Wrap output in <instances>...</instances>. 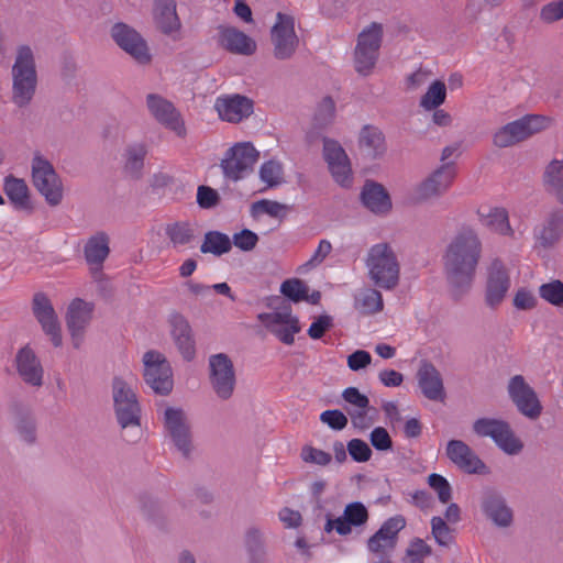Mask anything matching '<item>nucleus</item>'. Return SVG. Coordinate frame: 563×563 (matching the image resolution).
<instances>
[{"label":"nucleus","mask_w":563,"mask_h":563,"mask_svg":"<svg viewBox=\"0 0 563 563\" xmlns=\"http://www.w3.org/2000/svg\"><path fill=\"white\" fill-rule=\"evenodd\" d=\"M482 225L503 235L512 234L508 212L499 207H481L477 211Z\"/></svg>","instance_id":"nucleus-38"},{"label":"nucleus","mask_w":563,"mask_h":563,"mask_svg":"<svg viewBox=\"0 0 563 563\" xmlns=\"http://www.w3.org/2000/svg\"><path fill=\"white\" fill-rule=\"evenodd\" d=\"M431 554V548L419 538L413 539L406 550L409 563H422Z\"/></svg>","instance_id":"nucleus-54"},{"label":"nucleus","mask_w":563,"mask_h":563,"mask_svg":"<svg viewBox=\"0 0 563 563\" xmlns=\"http://www.w3.org/2000/svg\"><path fill=\"white\" fill-rule=\"evenodd\" d=\"M320 420L329 428L340 431L347 426V417L338 409L325 410L320 415Z\"/></svg>","instance_id":"nucleus-58"},{"label":"nucleus","mask_w":563,"mask_h":563,"mask_svg":"<svg viewBox=\"0 0 563 563\" xmlns=\"http://www.w3.org/2000/svg\"><path fill=\"white\" fill-rule=\"evenodd\" d=\"M395 548L396 543L378 530L367 540L368 551L378 556L375 563H393L390 555Z\"/></svg>","instance_id":"nucleus-45"},{"label":"nucleus","mask_w":563,"mask_h":563,"mask_svg":"<svg viewBox=\"0 0 563 563\" xmlns=\"http://www.w3.org/2000/svg\"><path fill=\"white\" fill-rule=\"evenodd\" d=\"M146 106L150 113L161 124L174 131L180 137L186 135L185 123L170 101L159 95L150 93L146 97Z\"/></svg>","instance_id":"nucleus-23"},{"label":"nucleus","mask_w":563,"mask_h":563,"mask_svg":"<svg viewBox=\"0 0 563 563\" xmlns=\"http://www.w3.org/2000/svg\"><path fill=\"white\" fill-rule=\"evenodd\" d=\"M156 27L166 35L178 32L181 23L176 12L175 0H156L153 10Z\"/></svg>","instance_id":"nucleus-31"},{"label":"nucleus","mask_w":563,"mask_h":563,"mask_svg":"<svg viewBox=\"0 0 563 563\" xmlns=\"http://www.w3.org/2000/svg\"><path fill=\"white\" fill-rule=\"evenodd\" d=\"M333 327V319L329 314L319 316L309 327L308 335L318 340L321 339L324 333Z\"/></svg>","instance_id":"nucleus-61"},{"label":"nucleus","mask_w":563,"mask_h":563,"mask_svg":"<svg viewBox=\"0 0 563 563\" xmlns=\"http://www.w3.org/2000/svg\"><path fill=\"white\" fill-rule=\"evenodd\" d=\"M4 194L8 196L13 208L26 213L33 212V205L30 198V190L24 179L9 175L4 178Z\"/></svg>","instance_id":"nucleus-35"},{"label":"nucleus","mask_w":563,"mask_h":563,"mask_svg":"<svg viewBox=\"0 0 563 563\" xmlns=\"http://www.w3.org/2000/svg\"><path fill=\"white\" fill-rule=\"evenodd\" d=\"M455 175L453 163L443 164L416 187V200L423 202L441 197L451 187Z\"/></svg>","instance_id":"nucleus-16"},{"label":"nucleus","mask_w":563,"mask_h":563,"mask_svg":"<svg viewBox=\"0 0 563 563\" xmlns=\"http://www.w3.org/2000/svg\"><path fill=\"white\" fill-rule=\"evenodd\" d=\"M563 235V210H553L537 235L543 247L554 246Z\"/></svg>","instance_id":"nucleus-41"},{"label":"nucleus","mask_w":563,"mask_h":563,"mask_svg":"<svg viewBox=\"0 0 563 563\" xmlns=\"http://www.w3.org/2000/svg\"><path fill=\"white\" fill-rule=\"evenodd\" d=\"M510 288L508 269L499 258L492 261L487 271L485 301L490 308L499 306Z\"/></svg>","instance_id":"nucleus-22"},{"label":"nucleus","mask_w":563,"mask_h":563,"mask_svg":"<svg viewBox=\"0 0 563 563\" xmlns=\"http://www.w3.org/2000/svg\"><path fill=\"white\" fill-rule=\"evenodd\" d=\"M218 44L233 54L252 55L256 51V43L242 31L227 25L218 26Z\"/></svg>","instance_id":"nucleus-26"},{"label":"nucleus","mask_w":563,"mask_h":563,"mask_svg":"<svg viewBox=\"0 0 563 563\" xmlns=\"http://www.w3.org/2000/svg\"><path fill=\"white\" fill-rule=\"evenodd\" d=\"M383 42V25L372 22L357 36L354 49L355 70L363 76L372 73L379 56Z\"/></svg>","instance_id":"nucleus-7"},{"label":"nucleus","mask_w":563,"mask_h":563,"mask_svg":"<svg viewBox=\"0 0 563 563\" xmlns=\"http://www.w3.org/2000/svg\"><path fill=\"white\" fill-rule=\"evenodd\" d=\"M253 212L266 213L271 217L278 218L286 209L285 205L272 200H260L253 203Z\"/></svg>","instance_id":"nucleus-63"},{"label":"nucleus","mask_w":563,"mask_h":563,"mask_svg":"<svg viewBox=\"0 0 563 563\" xmlns=\"http://www.w3.org/2000/svg\"><path fill=\"white\" fill-rule=\"evenodd\" d=\"M406 527V520L401 515L387 519L378 529L385 537H389L397 544L398 533Z\"/></svg>","instance_id":"nucleus-56"},{"label":"nucleus","mask_w":563,"mask_h":563,"mask_svg":"<svg viewBox=\"0 0 563 563\" xmlns=\"http://www.w3.org/2000/svg\"><path fill=\"white\" fill-rule=\"evenodd\" d=\"M323 156L335 183L345 188L350 187L353 181L352 169L343 147L336 141L324 140Z\"/></svg>","instance_id":"nucleus-21"},{"label":"nucleus","mask_w":563,"mask_h":563,"mask_svg":"<svg viewBox=\"0 0 563 563\" xmlns=\"http://www.w3.org/2000/svg\"><path fill=\"white\" fill-rule=\"evenodd\" d=\"M214 107L219 117L228 122H240L253 112L252 100L240 95L218 98Z\"/></svg>","instance_id":"nucleus-28"},{"label":"nucleus","mask_w":563,"mask_h":563,"mask_svg":"<svg viewBox=\"0 0 563 563\" xmlns=\"http://www.w3.org/2000/svg\"><path fill=\"white\" fill-rule=\"evenodd\" d=\"M274 55L277 59H288L296 51L298 37L294 29V18L277 13V21L272 29Z\"/></svg>","instance_id":"nucleus-20"},{"label":"nucleus","mask_w":563,"mask_h":563,"mask_svg":"<svg viewBox=\"0 0 563 563\" xmlns=\"http://www.w3.org/2000/svg\"><path fill=\"white\" fill-rule=\"evenodd\" d=\"M31 169L32 183L36 190L49 206H58L63 200V183L52 163L42 154L35 153Z\"/></svg>","instance_id":"nucleus-5"},{"label":"nucleus","mask_w":563,"mask_h":563,"mask_svg":"<svg viewBox=\"0 0 563 563\" xmlns=\"http://www.w3.org/2000/svg\"><path fill=\"white\" fill-rule=\"evenodd\" d=\"M231 249L232 242L229 235L214 230L206 232L203 242L200 246V252L203 254L221 256L229 253Z\"/></svg>","instance_id":"nucleus-44"},{"label":"nucleus","mask_w":563,"mask_h":563,"mask_svg":"<svg viewBox=\"0 0 563 563\" xmlns=\"http://www.w3.org/2000/svg\"><path fill=\"white\" fill-rule=\"evenodd\" d=\"M165 234L174 250L183 251L195 246L197 228L188 221H176L165 228Z\"/></svg>","instance_id":"nucleus-34"},{"label":"nucleus","mask_w":563,"mask_h":563,"mask_svg":"<svg viewBox=\"0 0 563 563\" xmlns=\"http://www.w3.org/2000/svg\"><path fill=\"white\" fill-rule=\"evenodd\" d=\"M111 37L117 45L131 55L139 64H147L152 56L141 34L130 25L119 22L111 27Z\"/></svg>","instance_id":"nucleus-17"},{"label":"nucleus","mask_w":563,"mask_h":563,"mask_svg":"<svg viewBox=\"0 0 563 563\" xmlns=\"http://www.w3.org/2000/svg\"><path fill=\"white\" fill-rule=\"evenodd\" d=\"M12 413L20 439L27 445H33L37 439V427L32 410L22 404H15L12 407Z\"/></svg>","instance_id":"nucleus-33"},{"label":"nucleus","mask_w":563,"mask_h":563,"mask_svg":"<svg viewBox=\"0 0 563 563\" xmlns=\"http://www.w3.org/2000/svg\"><path fill=\"white\" fill-rule=\"evenodd\" d=\"M482 251V241L470 228L461 230L448 244L443 255V267L455 299L471 289Z\"/></svg>","instance_id":"nucleus-1"},{"label":"nucleus","mask_w":563,"mask_h":563,"mask_svg":"<svg viewBox=\"0 0 563 563\" xmlns=\"http://www.w3.org/2000/svg\"><path fill=\"white\" fill-rule=\"evenodd\" d=\"M258 157V152L251 143H238L225 152L220 166L227 178L238 181L253 170Z\"/></svg>","instance_id":"nucleus-10"},{"label":"nucleus","mask_w":563,"mask_h":563,"mask_svg":"<svg viewBox=\"0 0 563 563\" xmlns=\"http://www.w3.org/2000/svg\"><path fill=\"white\" fill-rule=\"evenodd\" d=\"M361 201L375 214H387L391 210V199L383 185L367 180L361 191Z\"/></svg>","instance_id":"nucleus-30"},{"label":"nucleus","mask_w":563,"mask_h":563,"mask_svg":"<svg viewBox=\"0 0 563 563\" xmlns=\"http://www.w3.org/2000/svg\"><path fill=\"white\" fill-rule=\"evenodd\" d=\"M147 154V146L143 143H133L124 151V172L133 179L143 176L144 159Z\"/></svg>","instance_id":"nucleus-42"},{"label":"nucleus","mask_w":563,"mask_h":563,"mask_svg":"<svg viewBox=\"0 0 563 563\" xmlns=\"http://www.w3.org/2000/svg\"><path fill=\"white\" fill-rule=\"evenodd\" d=\"M144 379L159 395H168L173 389V372L167 358L157 351H148L143 356Z\"/></svg>","instance_id":"nucleus-12"},{"label":"nucleus","mask_w":563,"mask_h":563,"mask_svg":"<svg viewBox=\"0 0 563 563\" xmlns=\"http://www.w3.org/2000/svg\"><path fill=\"white\" fill-rule=\"evenodd\" d=\"M335 114V103L331 97H324L319 103L316 113L314 122L319 128L327 126L330 124Z\"/></svg>","instance_id":"nucleus-50"},{"label":"nucleus","mask_w":563,"mask_h":563,"mask_svg":"<svg viewBox=\"0 0 563 563\" xmlns=\"http://www.w3.org/2000/svg\"><path fill=\"white\" fill-rule=\"evenodd\" d=\"M110 252L109 239L104 233L91 236L84 249L85 258L89 265H97L100 269Z\"/></svg>","instance_id":"nucleus-43"},{"label":"nucleus","mask_w":563,"mask_h":563,"mask_svg":"<svg viewBox=\"0 0 563 563\" xmlns=\"http://www.w3.org/2000/svg\"><path fill=\"white\" fill-rule=\"evenodd\" d=\"M429 486L438 494L442 504H448L452 498V488L445 477L440 474H430L428 477Z\"/></svg>","instance_id":"nucleus-51"},{"label":"nucleus","mask_w":563,"mask_h":563,"mask_svg":"<svg viewBox=\"0 0 563 563\" xmlns=\"http://www.w3.org/2000/svg\"><path fill=\"white\" fill-rule=\"evenodd\" d=\"M308 291L307 285L299 278L287 279L280 285V292L294 302L303 301Z\"/></svg>","instance_id":"nucleus-48"},{"label":"nucleus","mask_w":563,"mask_h":563,"mask_svg":"<svg viewBox=\"0 0 563 563\" xmlns=\"http://www.w3.org/2000/svg\"><path fill=\"white\" fill-rule=\"evenodd\" d=\"M361 152L371 159L383 156L387 150L383 132L373 125H365L358 139Z\"/></svg>","instance_id":"nucleus-36"},{"label":"nucleus","mask_w":563,"mask_h":563,"mask_svg":"<svg viewBox=\"0 0 563 563\" xmlns=\"http://www.w3.org/2000/svg\"><path fill=\"white\" fill-rule=\"evenodd\" d=\"M479 506L485 519L496 528L508 529L514 525V509L499 490L495 488L484 489L481 495Z\"/></svg>","instance_id":"nucleus-13"},{"label":"nucleus","mask_w":563,"mask_h":563,"mask_svg":"<svg viewBox=\"0 0 563 563\" xmlns=\"http://www.w3.org/2000/svg\"><path fill=\"white\" fill-rule=\"evenodd\" d=\"M16 372L22 380L32 387L43 385L44 369L35 352L25 345L15 355Z\"/></svg>","instance_id":"nucleus-25"},{"label":"nucleus","mask_w":563,"mask_h":563,"mask_svg":"<svg viewBox=\"0 0 563 563\" xmlns=\"http://www.w3.org/2000/svg\"><path fill=\"white\" fill-rule=\"evenodd\" d=\"M12 80V101L19 108H24L32 101L37 84L34 55L27 45L18 48Z\"/></svg>","instance_id":"nucleus-3"},{"label":"nucleus","mask_w":563,"mask_h":563,"mask_svg":"<svg viewBox=\"0 0 563 563\" xmlns=\"http://www.w3.org/2000/svg\"><path fill=\"white\" fill-rule=\"evenodd\" d=\"M350 456L358 463L367 462L372 457L369 445L361 439H352L346 444Z\"/></svg>","instance_id":"nucleus-53"},{"label":"nucleus","mask_w":563,"mask_h":563,"mask_svg":"<svg viewBox=\"0 0 563 563\" xmlns=\"http://www.w3.org/2000/svg\"><path fill=\"white\" fill-rule=\"evenodd\" d=\"M507 391L518 411L525 417L534 420L542 412V405L534 389L526 382L522 375H515L509 379Z\"/></svg>","instance_id":"nucleus-15"},{"label":"nucleus","mask_w":563,"mask_h":563,"mask_svg":"<svg viewBox=\"0 0 563 563\" xmlns=\"http://www.w3.org/2000/svg\"><path fill=\"white\" fill-rule=\"evenodd\" d=\"M539 296L552 306H563V282L552 279L539 287Z\"/></svg>","instance_id":"nucleus-47"},{"label":"nucleus","mask_w":563,"mask_h":563,"mask_svg":"<svg viewBox=\"0 0 563 563\" xmlns=\"http://www.w3.org/2000/svg\"><path fill=\"white\" fill-rule=\"evenodd\" d=\"M549 124L550 119L544 115L527 114L501 126L494 134L493 142L497 147H509L545 130Z\"/></svg>","instance_id":"nucleus-6"},{"label":"nucleus","mask_w":563,"mask_h":563,"mask_svg":"<svg viewBox=\"0 0 563 563\" xmlns=\"http://www.w3.org/2000/svg\"><path fill=\"white\" fill-rule=\"evenodd\" d=\"M369 441L377 451H389L393 449V440L388 431L383 427H376L372 430Z\"/></svg>","instance_id":"nucleus-59"},{"label":"nucleus","mask_w":563,"mask_h":563,"mask_svg":"<svg viewBox=\"0 0 563 563\" xmlns=\"http://www.w3.org/2000/svg\"><path fill=\"white\" fill-rule=\"evenodd\" d=\"M247 563H269L265 533L257 527H250L243 540Z\"/></svg>","instance_id":"nucleus-32"},{"label":"nucleus","mask_w":563,"mask_h":563,"mask_svg":"<svg viewBox=\"0 0 563 563\" xmlns=\"http://www.w3.org/2000/svg\"><path fill=\"white\" fill-rule=\"evenodd\" d=\"M446 455L456 466L466 473L478 474L485 468V464L481 459L461 440L449 441Z\"/></svg>","instance_id":"nucleus-27"},{"label":"nucleus","mask_w":563,"mask_h":563,"mask_svg":"<svg viewBox=\"0 0 563 563\" xmlns=\"http://www.w3.org/2000/svg\"><path fill=\"white\" fill-rule=\"evenodd\" d=\"M368 510L361 501H353L345 506L343 515L336 522V533L347 536L352 532V528L362 527L368 521Z\"/></svg>","instance_id":"nucleus-37"},{"label":"nucleus","mask_w":563,"mask_h":563,"mask_svg":"<svg viewBox=\"0 0 563 563\" xmlns=\"http://www.w3.org/2000/svg\"><path fill=\"white\" fill-rule=\"evenodd\" d=\"M218 191L209 186H199L197 190V202L202 209H211L219 205Z\"/></svg>","instance_id":"nucleus-60"},{"label":"nucleus","mask_w":563,"mask_h":563,"mask_svg":"<svg viewBox=\"0 0 563 563\" xmlns=\"http://www.w3.org/2000/svg\"><path fill=\"white\" fill-rule=\"evenodd\" d=\"M368 408L347 409V415L354 428L358 430H366L374 423V419L368 416Z\"/></svg>","instance_id":"nucleus-62"},{"label":"nucleus","mask_w":563,"mask_h":563,"mask_svg":"<svg viewBox=\"0 0 563 563\" xmlns=\"http://www.w3.org/2000/svg\"><path fill=\"white\" fill-rule=\"evenodd\" d=\"M300 456L303 462L320 466L328 465L332 460L331 455L328 452L322 451L320 449H316L310 445H306L302 448Z\"/></svg>","instance_id":"nucleus-55"},{"label":"nucleus","mask_w":563,"mask_h":563,"mask_svg":"<svg viewBox=\"0 0 563 563\" xmlns=\"http://www.w3.org/2000/svg\"><path fill=\"white\" fill-rule=\"evenodd\" d=\"M261 180L268 187H275L283 183V166L276 161L265 162L260 168Z\"/></svg>","instance_id":"nucleus-49"},{"label":"nucleus","mask_w":563,"mask_h":563,"mask_svg":"<svg viewBox=\"0 0 563 563\" xmlns=\"http://www.w3.org/2000/svg\"><path fill=\"white\" fill-rule=\"evenodd\" d=\"M164 428L176 449L188 457L192 451L191 423L181 408L167 407L164 411Z\"/></svg>","instance_id":"nucleus-11"},{"label":"nucleus","mask_w":563,"mask_h":563,"mask_svg":"<svg viewBox=\"0 0 563 563\" xmlns=\"http://www.w3.org/2000/svg\"><path fill=\"white\" fill-rule=\"evenodd\" d=\"M368 277L375 286L393 290L399 284L400 264L393 247L387 243L373 245L365 261Z\"/></svg>","instance_id":"nucleus-2"},{"label":"nucleus","mask_w":563,"mask_h":563,"mask_svg":"<svg viewBox=\"0 0 563 563\" xmlns=\"http://www.w3.org/2000/svg\"><path fill=\"white\" fill-rule=\"evenodd\" d=\"M540 18L547 22L552 23L563 18V2L561 0L553 1L544 5L541 10Z\"/></svg>","instance_id":"nucleus-64"},{"label":"nucleus","mask_w":563,"mask_h":563,"mask_svg":"<svg viewBox=\"0 0 563 563\" xmlns=\"http://www.w3.org/2000/svg\"><path fill=\"white\" fill-rule=\"evenodd\" d=\"M231 242L241 251L250 252L256 246L258 236L255 232L249 229H243L242 231L233 234Z\"/></svg>","instance_id":"nucleus-57"},{"label":"nucleus","mask_w":563,"mask_h":563,"mask_svg":"<svg viewBox=\"0 0 563 563\" xmlns=\"http://www.w3.org/2000/svg\"><path fill=\"white\" fill-rule=\"evenodd\" d=\"M113 411L122 430L141 427V405L137 396L126 380L115 376L111 384Z\"/></svg>","instance_id":"nucleus-4"},{"label":"nucleus","mask_w":563,"mask_h":563,"mask_svg":"<svg viewBox=\"0 0 563 563\" xmlns=\"http://www.w3.org/2000/svg\"><path fill=\"white\" fill-rule=\"evenodd\" d=\"M432 534L439 545L448 547L452 542V530L441 517L431 519Z\"/></svg>","instance_id":"nucleus-52"},{"label":"nucleus","mask_w":563,"mask_h":563,"mask_svg":"<svg viewBox=\"0 0 563 563\" xmlns=\"http://www.w3.org/2000/svg\"><path fill=\"white\" fill-rule=\"evenodd\" d=\"M209 384L220 400H229L235 390L236 375L233 362L225 353L212 354L208 360Z\"/></svg>","instance_id":"nucleus-9"},{"label":"nucleus","mask_w":563,"mask_h":563,"mask_svg":"<svg viewBox=\"0 0 563 563\" xmlns=\"http://www.w3.org/2000/svg\"><path fill=\"white\" fill-rule=\"evenodd\" d=\"M473 431L482 438H490L505 453L516 455L523 443L515 435L509 422L496 418H479L473 423Z\"/></svg>","instance_id":"nucleus-8"},{"label":"nucleus","mask_w":563,"mask_h":563,"mask_svg":"<svg viewBox=\"0 0 563 563\" xmlns=\"http://www.w3.org/2000/svg\"><path fill=\"white\" fill-rule=\"evenodd\" d=\"M258 320L284 344L291 345L294 335L300 331L299 320L291 313L290 305H285L273 312L258 314Z\"/></svg>","instance_id":"nucleus-14"},{"label":"nucleus","mask_w":563,"mask_h":563,"mask_svg":"<svg viewBox=\"0 0 563 563\" xmlns=\"http://www.w3.org/2000/svg\"><path fill=\"white\" fill-rule=\"evenodd\" d=\"M417 379L426 398L434 401L444 398L445 393L442 376L433 364L422 362L417 373Z\"/></svg>","instance_id":"nucleus-29"},{"label":"nucleus","mask_w":563,"mask_h":563,"mask_svg":"<svg viewBox=\"0 0 563 563\" xmlns=\"http://www.w3.org/2000/svg\"><path fill=\"white\" fill-rule=\"evenodd\" d=\"M542 183L545 191L563 205V161L553 158L544 167Z\"/></svg>","instance_id":"nucleus-39"},{"label":"nucleus","mask_w":563,"mask_h":563,"mask_svg":"<svg viewBox=\"0 0 563 563\" xmlns=\"http://www.w3.org/2000/svg\"><path fill=\"white\" fill-rule=\"evenodd\" d=\"M170 338L184 361L191 362L196 357V340L188 319L178 311L168 316Z\"/></svg>","instance_id":"nucleus-18"},{"label":"nucleus","mask_w":563,"mask_h":563,"mask_svg":"<svg viewBox=\"0 0 563 563\" xmlns=\"http://www.w3.org/2000/svg\"><path fill=\"white\" fill-rule=\"evenodd\" d=\"M95 305L81 298H75L68 306L66 313V325L69 331L71 343L75 349H80L86 329L91 319Z\"/></svg>","instance_id":"nucleus-19"},{"label":"nucleus","mask_w":563,"mask_h":563,"mask_svg":"<svg viewBox=\"0 0 563 563\" xmlns=\"http://www.w3.org/2000/svg\"><path fill=\"white\" fill-rule=\"evenodd\" d=\"M446 98V87L441 80H434L427 92L420 99V107L427 111L434 110L444 103Z\"/></svg>","instance_id":"nucleus-46"},{"label":"nucleus","mask_w":563,"mask_h":563,"mask_svg":"<svg viewBox=\"0 0 563 563\" xmlns=\"http://www.w3.org/2000/svg\"><path fill=\"white\" fill-rule=\"evenodd\" d=\"M354 308L363 316H372L384 309V300L379 290L363 288L354 295Z\"/></svg>","instance_id":"nucleus-40"},{"label":"nucleus","mask_w":563,"mask_h":563,"mask_svg":"<svg viewBox=\"0 0 563 563\" xmlns=\"http://www.w3.org/2000/svg\"><path fill=\"white\" fill-rule=\"evenodd\" d=\"M32 311L42 330L51 336L54 346L62 345L60 324L57 314L48 297L43 292H36L32 300Z\"/></svg>","instance_id":"nucleus-24"}]
</instances>
